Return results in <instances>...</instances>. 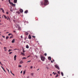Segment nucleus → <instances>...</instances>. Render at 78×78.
Segmentation results:
<instances>
[{"mask_svg":"<svg viewBox=\"0 0 78 78\" xmlns=\"http://www.w3.org/2000/svg\"><path fill=\"white\" fill-rule=\"evenodd\" d=\"M12 74L13 75V76H14V74H13V73H12Z\"/></svg>","mask_w":78,"mask_h":78,"instance_id":"nucleus-52","label":"nucleus"},{"mask_svg":"<svg viewBox=\"0 0 78 78\" xmlns=\"http://www.w3.org/2000/svg\"><path fill=\"white\" fill-rule=\"evenodd\" d=\"M21 55H22L23 56H25V54L23 52H21Z\"/></svg>","mask_w":78,"mask_h":78,"instance_id":"nucleus-15","label":"nucleus"},{"mask_svg":"<svg viewBox=\"0 0 78 78\" xmlns=\"http://www.w3.org/2000/svg\"><path fill=\"white\" fill-rule=\"evenodd\" d=\"M2 12H3V13H4V10H2Z\"/></svg>","mask_w":78,"mask_h":78,"instance_id":"nucleus-42","label":"nucleus"},{"mask_svg":"<svg viewBox=\"0 0 78 78\" xmlns=\"http://www.w3.org/2000/svg\"><path fill=\"white\" fill-rule=\"evenodd\" d=\"M29 39H31V35H29V37H28Z\"/></svg>","mask_w":78,"mask_h":78,"instance_id":"nucleus-10","label":"nucleus"},{"mask_svg":"<svg viewBox=\"0 0 78 78\" xmlns=\"http://www.w3.org/2000/svg\"><path fill=\"white\" fill-rule=\"evenodd\" d=\"M24 13H28V10H26L25 11V12H24Z\"/></svg>","mask_w":78,"mask_h":78,"instance_id":"nucleus-18","label":"nucleus"},{"mask_svg":"<svg viewBox=\"0 0 78 78\" xmlns=\"http://www.w3.org/2000/svg\"><path fill=\"white\" fill-rule=\"evenodd\" d=\"M22 67V66L21 65H19V67Z\"/></svg>","mask_w":78,"mask_h":78,"instance_id":"nucleus-35","label":"nucleus"},{"mask_svg":"<svg viewBox=\"0 0 78 78\" xmlns=\"http://www.w3.org/2000/svg\"><path fill=\"white\" fill-rule=\"evenodd\" d=\"M27 59V58H25V57H23L22 58V59Z\"/></svg>","mask_w":78,"mask_h":78,"instance_id":"nucleus-20","label":"nucleus"},{"mask_svg":"<svg viewBox=\"0 0 78 78\" xmlns=\"http://www.w3.org/2000/svg\"><path fill=\"white\" fill-rule=\"evenodd\" d=\"M7 33H9V32H7Z\"/></svg>","mask_w":78,"mask_h":78,"instance_id":"nucleus-63","label":"nucleus"},{"mask_svg":"<svg viewBox=\"0 0 78 78\" xmlns=\"http://www.w3.org/2000/svg\"><path fill=\"white\" fill-rule=\"evenodd\" d=\"M15 42V39H13L12 41V43H14V42Z\"/></svg>","mask_w":78,"mask_h":78,"instance_id":"nucleus-11","label":"nucleus"},{"mask_svg":"<svg viewBox=\"0 0 78 78\" xmlns=\"http://www.w3.org/2000/svg\"><path fill=\"white\" fill-rule=\"evenodd\" d=\"M11 51V49H9L8 51L9 52L10 51Z\"/></svg>","mask_w":78,"mask_h":78,"instance_id":"nucleus-32","label":"nucleus"},{"mask_svg":"<svg viewBox=\"0 0 78 78\" xmlns=\"http://www.w3.org/2000/svg\"><path fill=\"white\" fill-rule=\"evenodd\" d=\"M17 0H14V3H17Z\"/></svg>","mask_w":78,"mask_h":78,"instance_id":"nucleus-9","label":"nucleus"},{"mask_svg":"<svg viewBox=\"0 0 78 78\" xmlns=\"http://www.w3.org/2000/svg\"><path fill=\"white\" fill-rule=\"evenodd\" d=\"M58 74H57V75L55 76V77H56V78L57 77H58Z\"/></svg>","mask_w":78,"mask_h":78,"instance_id":"nucleus-25","label":"nucleus"},{"mask_svg":"<svg viewBox=\"0 0 78 78\" xmlns=\"http://www.w3.org/2000/svg\"><path fill=\"white\" fill-rule=\"evenodd\" d=\"M17 50V49H16V48L15 49H14L13 50Z\"/></svg>","mask_w":78,"mask_h":78,"instance_id":"nucleus-48","label":"nucleus"},{"mask_svg":"<svg viewBox=\"0 0 78 78\" xmlns=\"http://www.w3.org/2000/svg\"><path fill=\"white\" fill-rule=\"evenodd\" d=\"M33 75H34V73H31V75L32 76H33Z\"/></svg>","mask_w":78,"mask_h":78,"instance_id":"nucleus-24","label":"nucleus"},{"mask_svg":"<svg viewBox=\"0 0 78 78\" xmlns=\"http://www.w3.org/2000/svg\"><path fill=\"white\" fill-rule=\"evenodd\" d=\"M51 62L52 63H53V61H52V60L51 61Z\"/></svg>","mask_w":78,"mask_h":78,"instance_id":"nucleus-49","label":"nucleus"},{"mask_svg":"<svg viewBox=\"0 0 78 78\" xmlns=\"http://www.w3.org/2000/svg\"><path fill=\"white\" fill-rule=\"evenodd\" d=\"M8 71L9 73V70H8Z\"/></svg>","mask_w":78,"mask_h":78,"instance_id":"nucleus-55","label":"nucleus"},{"mask_svg":"<svg viewBox=\"0 0 78 78\" xmlns=\"http://www.w3.org/2000/svg\"><path fill=\"white\" fill-rule=\"evenodd\" d=\"M3 16H4V18H5V19H7V17H6V16L4 15Z\"/></svg>","mask_w":78,"mask_h":78,"instance_id":"nucleus-17","label":"nucleus"},{"mask_svg":"<svg viewBox=\"0 0 78 78\" xmlns=\"http://www.w3.org/2000/svg\"><path fill=\"white\" fill-rule=\"evenodd\" d=\"M29 62H31V60L27 62V63Z\"/></svg>","mask_w":78,"mask_h":78,"instance_id":"nucleus-36","label":"nucleus"},{"mask_svg":"<svg viewBox=\"0 0 78 78\" xmlns=\"http://www.w3.org/2000/svg\"><path fill=\"white\" fill-rule=\"evenodd\" d=\"M13 32H14V33H15V32H16V31H13Z\"/></svg>","mask_w":78,"mask_h":78,"instance_id":"nucleus-61","label":"nucleus"},{"mask_svg":"<svg viewBox=\"0 0 78 78\" xmlns=\"http://www.w3.org/2000/svg\"><path fill=\"white\" fill-rule=\"evenodd\" d=\"M21 38H22H22H23V36H22H22H21Z\"/></svg>","mask_w":78,"mask_h":78,"instance_id":"nucleus-46","label":"nucleus"},{"mask_svg":"<svg viewBox=\"0 0 78 78\" xmlns=\"http://www.w3.org/2000/svg\"><path fill=\"white\" fill-rule=\"evenodd\" d=\"M1 67H2V69H4V68H3V67H2V66H1Z\"/></svg>","mask_w":78,"mask_h":78,"instance_id":"nucleus-45","label":"nucleus"},{"mask_svg":"<svg viewBox=\"0 0 78 78\" xmlns=\"http://www.w3.org/2000/svg\"><path fill=\"white\" fill-rule=\"evenodd\" d=\"M41 59L43 61H44V59H45V57H43V56H41Z\"/></svg>","mask_w":78,"mask_h":78,"instance_id":"nucleus-2","label":"nucleus"},{"mask_svg":"<svg viewBox=\"0 0 78 78\" xmlns=\"http://www.w3.org/2000/svg\"><path fill=\"white\" fill-rule=\"evenodd\" d=\"M39 70V69H37V71Z\"/></svg>","mask_w":78,"mask_h":78,"instance_id":"nucleus-60","label":"nucleus"},{"mask_svg":"<svg viewBox=\"0 0 78 78\" xmlns=\"http://www.w3.org/2000/svg\"><path fill=\"white\" fill-rule=\"evenodd\" d=\"M6 14H9V13H8V12H6Z\"/></svg>","mask_w":78,"mask_h":78,"instance_id":"nucleus-38","label":"nucleus"},{"mask_svg":"<svg viewBox=\"0 0 78 78\" xmlns=\"http://www.w3.org/2000/svg\"><path fill=\"white\" fill-rule=\"evenodd\" d=\"M30 56V55H29L27 57V58H29Z\"/></svg>","mask_w":78,"mask_h":78,"instance_id":"nucleus-54","label":"nucleus"},{"mask_svg":"<svg viewBox=\"0 0 78 78\" xmlns=\"http://www.w3.org/2000/svg\"><path fill=\"white\" fill-rule=\"evenodd\" d=\"M20 64H23V61H21L20 62Z\"/></svg>","mask_w":78,"mask_h":78,"instance_id":"nucleus-12","label":"nucleus"},{"mask_svg":"<svg viewBox=\"0 0 78 78\" xmlns=\"http://www.w3.org/2000/svg\"><path fill=\"white\" fill-rule=\"evenodd\" d=\"M25 74V71H24L23 72V75Z\"/></svg>","mask_w":78,"mask_h":78,"instance_id":"nucleus-21","label":"nucleus"},{"mask_svg":"<svg viewBox=\"0 0 78 78\" xmlns=\"http://www.w3.org/2000/svg\"><path fill=\"white\" fill-rule=\"evenodd\" d=\"M0 64H1V65H2V66H3V64H2V63H1V62H0Z\"/></svg>","mask_w":78,"mask_h":78,"instance_id":"nucleus-44","label":"nucleus"},{"mask_svg":"<svg viewBox=\"0 0 78 78\" xmlns=\"http://www.w3.org/2000/svg\"><path fill=\"white\" fill-rule=\"evenodd\" d=\"M52 76V75L51 74L50 75V76Z\"/></svg>","mask_w":78,"mask_h":78,"instance_id":"nucleus-58","label":"nucleus"},{"mask_svg":"<svg viewBox=\"0 0 78 78\" xmlns=\"http://www.w3.org/2000/svg\"><path fill=\"white\" fill-rule=\"evenodd\" d=\"M44 56H47V53H45L44 54Z\"/></svg>","mask_w":78,"mask_h":78,"instance_id":"nucleus-27","label":"nucleus"},{"mask_svg":"<svg viewBox=\"0 0 78 78\" xmlns=\"http://www.w3.org/2000/svg\"><path fill=\"white\" fill-rule=\"evenodd\" d=\"M0 64H1V65H2V66H3V64H2V63H1V62H0Z\"/></svg>","mask_w":78,"mask_h":78,"instance_id":"nucleus-43","label":"nucleus"},{"mask_svg":"<svg viewBox=\"0 0 78 78\" xmlns=\"http://www.w3.org/2000/svg\"><path fill=\"white\" fill-rule=\"evenodd\" d=\"M46 68H47V69H48V67H46Z\"/></svg>","mask_w":78,"mask_h":78,"instance_id":"nucleus-62","label":"nucleus"},{"mask_svg":"<svg viewBox=\"0 0 78 78\" xmlns=\"http://www.w3.org/2000/svg\"><path fill=\"white\" fill-rule=\"evenodd\" d=\"M12 34H8V36H11V35H12Z\"/></svg>","mask_w":78,"mask_h":78,"instance_id":"nucleus-26","label":"nucleus"},{"mask_svg":"<svg viewBox=\"0 0 78 78\" xmlns=\"http://www.w3.org/2000/svg\"><path fill=\"white\" fill-rule=\"evenodd\" d=\"M55 74H56V73H54V75H55Z\"/></svg>","mask_w":78,"mask_h":78,"instance_id":"nucleus-57","label":"nucleus"},{"mask_svg":"<svg viewBox=\"0 0 78 78\" xmlns=\"http://www.w3.org/2000/svg\"><path fill=\"white\" fill-rule=\"evenodd\" d=\"M10 72H11V73H12V72H11V71H10Z\"/></svg>","mask_w":78,"mask_h":78,"instance_id":"nucleus-56","label":"nucleus"},{"mask_svg":"<svg viewBox=\"0 0 78 78\" xmlns=\"http://www.w3.org/2000/svg\"><path fill=\"white\" fill-rule=\"evenodd\" d=\"M6 50H7V49H5V51H6Z\"/></svg>","mask_w":78,"mask_h":78,"instance_id":"nucleus-51","label":"nucleus"},{"mask_svg":"<svg viewBox=\"0 0 78 78\" xmlns=\"http://www.w3.org/2000/svg\"><path fill=\"white\" fill-rule=\"evenodd\" d=\"M4 49H6V48H6V47H4Z\"/></svg>","mask_w":78,"mask_h":78,"instance_id":"nucleus-41","label":"nucleus"},{"mask_svg":"<svg viewBox=\"0 0 78 78\" xmlns=\"http://www.w3.org/2000/svg\"><path fill=\"white\" fill-rule=\"evenodd\" d=\"M61 75H62V76H64V74L62 72L61 73Z\"/></svg>","mask_w":78,"mask_h":78,"instance_id":"nucleus-19","label":"nucleus"},{"mask_svg":"<svg viewBox=\"0 0 78 78\" xmlns=\"http://www.w3.org/2000/svg\"><path fill=\"white\" fill-rule=\"evenodd\" d=\"M27 78H30V76H28L27 77Z\"/></svg>","mask_w":78,"mask_h":78,"instance_id":"nucleus-37","label":"nucleus"},{"mask_svg":"<svg viewBox=\"0 0 78 78\" xmlns=\"http://www.w3.org/2000/svg\"><path fill=\"white\" fill-rule=\"evenodd\" d=\"M22 73V71H21V72H20V73Z\"/></svg>","mask_w":78,"mask_h":78,"instance_id":"nucleus-53","label":"nucleus"},{"mask_svg":"<svg viewBox=\"0 0 78 78\" xmlns=\"http://www.w3.org/2000/svg\"><path fill=\"white\" fill-rule=\"evenodd\" d=\"M55 67L57 69H58V70H59V66H58V65H56L55 66Z\"/></svg>","mask_w":78,"mask_h":78,"instance_id":"nucleus-3","label":"nucleus"},{"mask_svg":"<svg viewBox=\"0 0 78 78\" xmlns=\"http://www.w3.org/2000/svg\"><path fill=\"white\" fill-rule=\"evenodd\" d=\"M41 5H43L44 4V1H41Z\"/></svg>","mask_w":78,"mask_h":78,"instance_id":"nucleus-4","label":"nucleus"},{"mask_svg":"<svg viewBox=\"0 0 78 78\" xmlns=\"http://www.w3.org/2000/svg\"><path fill=\"white\" fill-rule=\"evenodd\" d=\"M12 6H16V4H14L13 3L12 4Z\"/></svg>","mask_w":78,"mask_h":78,"instance_id":"nucleus-13","label":"nucleus"},{"mask_svg":"<svg viewBox=\"0 0 78 78\" xmlns=\"http://www.w3.org/2000/svg\"><path fill=\"white\" fill-rule=\"evenodd\" d=\"M28 32L26 33V35H28Z\"/></svg>","mask_w":78,"mask_h":78,"instance_id":"nucleus-30","label":"nucleus"},{"mask_svg":"<svg viewBox=\"0 0 78 78\" xmlns=\"http://www.w3.org/2000/svg\"><path fill=\"white\" fill-rule=\"evenodd\" d=\"M6 70H8V69H7V68H6Z\"/></svg>","mask_w":78,"mask_h":78,"instance_id":"nucleus-64","label":"nucleus"},{"mask_svg":"<svg viewBox=\"0 0 78 78\" xmlns=\"http://www.w3.org/2000/svg\"><path fill=\"white\" fill-rule=\"evenodd\" d=\"M9 3H10V5H12V4L13 3L12 2H11L10 1V0H9Z\"/></svg>","mask_w":78,"mask_h":78,"instance_id":"nucleus-5","label":"nucleus"},{"mask_svg":"<svg viewBox=\"0 0 78 78\" xmlns=\"http://www.w3.org/2000/svg\"><path fill=\"white\" fill-rule=\"evenodd\" d=\"M16 13L18 14H20V12H19V11H17L16 12Z\"/></svg>","mask_w":78,"mask_h":78,"instance_id":"nucleus-16","label":"nucleus"},{"mask_svg":"<svg viewBox=\"0 0 78 78\" xmlns=\"http://www.w3.org/2000/svg\"><path fill=\"white\" fill-rule=\"evenodd\" d=\"M8 38H9V37L8 36H7L6 37V39H8Z\"/></svg>","mask_w":78,"mask_h":78,"instance_id":"nucleus-23","label":"nucleus"},{"mask_svg":"<svg viewBox=\"0 0 78 78\" xmlns=\"http://www.w3.org/2000/svg\"><path fill=\"white\" fill-rule=\"evenodd\" d=\"M17 57V56H16V55H15L14 56V60H15V61H16V57Z\"/></svg>","mask_w":78,"mask_h":78,"instance_id":"nucleus-8","label":"nucleus"},{"mask_svg":"<svg viewBox=\"0 0 78 78\" xmlns=\"http://www.w3.org/2000/svg\"><path fill=\"white\" fill-rule=\"evenodd\" d=\"M48 59L50 61H51V57H48Z\"/></svg>","mask_w":78,"mask_h":78,"instance_id":"nucleus-6","label":"nucleus"},{"mask_svg":"<svg viewBox=\"0 0 78 78\" xmlns=\"http://www.w3.org/2000/svg\"><path fill=\"white\" fill-rule=\"evenodd\" d=\"M7 20H9L10 21V19H9V17H8V18H7Z\"/></svg>","mask_w":78,"mask_h":78,"instance_id":"nucleus-22","label":"nucleus"},{"mask_svg":"<svg viewBox=\"0 0 78 78\" xmlns=\"http://www.w3.org/2000/svg\"><path fill=\"white\" fill-rule=\"evenodd\" d=\"M12 53V52H10L9 53V55H11V53Z\"/></svg>","mask_w":78,"mask_h":78,"instance_id":"nucleus-33","label":"nucleus"},{"mask_svg":"<svg viewBox=\"0 0 78 78\" xmlns=\"http://www.w3.org/2000/svg\"><path fill=\"white\" fill-rule=\"evenodd\" d=\"M10 11H11V12H12V10L11 9H10Z\"/></svg>","mask_w":78,"mask_h":78,"instance_id":"nucleus-47","label":"nucleus"},{"mask_svg":"<svg viewBox=\"0 0 78 78\" xmlns=\"http://www.w3.org/2000/svg\"><path fill=\"white\" fill-rule=\"evenodd\" d=\"M12 36H13V35H12L11 37H10V39H11V38H12V37H13Z\"/></svg>","mask_w":78,"mask_h":78,"instance_id":"nucleus-29","label":"nucleus"},{"mask_svg":"<svg viewBox=\"0 0 78 78\" xmlns=\"http://www.w3.org/2000/svg\"><path fill=\"white\" fill-rule=\"evenodd\" d=\"M2 37H3L4 38H5V37L4 36H2Z\"/></svg>","mask_w":78,"mask_h":78,"instance_id":"nucleus-50","label":"nucleus"},{"mask_svg":"<svg viewBox=\"0 0 78 78\" xmlns=\"http://www.w3.org/2000/svg\"><path fill=\"white\" fill-rule=\"evenodd\" d=\"M1 9V10H2H2H3V8H1V9Z\"/></svg>","mask_w":78,"mask_h":78,"instance_id":"nucleus-40","label":"nucleus"},{"mask_svg":"<svg viewBox=\"0 0 78 78\" xmlns=\"http://www.w3.org/2000/svg\"><path fill=\"white\" fill-rule=\"evenodd\" d=\"M20 12H21L22 13L23 12V10L22 9H20Z\"/></svg>","mask_w":78,"mask_h":78,"instance_id":"nucleus-7","label":"nucleus"},{"mask_svg":"<svg viewBox=\"0 0 78 78\" xmlns=\"http://www.w3.org/2000/svg\"><path fill=\"white\" fill-rule=\"evenodd\" d=\"M30 68L31 69H32L33 68V66H30Z\"/></svg>","mask_w":78,"mask_h":78,"instance_id":"nucleus-39","label":"nucleus"},{"mask_svg":"<svg viewBox=\"0 0 78 78\" xmlns=\"http://www.w3.org/2000/svg\"><path fill=\"white\" fill-rule=\"evenodd\" d=\"M26 48H29V46L28 45H26Z\"/></svg>","mask_w":78,"mask_h":78,"instance_id":"nucleus-14","label":"nucleus"},{"mask_svg":"<svg viewBox=\"0 0 78 78\" xmlns=\"http://www.w3.org/2000/svg\"><path fill=\"white\" fill-rule=\"evenodd\" d=\"M49 3L48 2V0H44V6H46L47 5H48Z\"/></svg>","mask_w":78,"mask_h":78,"instance_id":"nucleus-1","label":"nucleus"},{"mask_svg":"<svg viewBox=\"0 0 78 78\" xmlns=\"http://www.w3.org/2000/svg\"><path fill=\"white\" fill-rule=\"evenodd\" d=\"M58 74H60V72H59V71H58Z\"/></svg>","mask_w":78,"mask_h":78,"instance_id":"nucleus-34","label":"nucleus"},{"mask_svg":"<svg viewBox=\"0 0 78 78\" xmlns=\"http://www.w3.org/2000/svg\"><path fill=\"white\" fill-rule=\"evenodd\" d=\"M32 37H33V38H35V37H36L34 36H33Z\"/></svg>","mask_w":78,"mask_h":78,"instance_id":"nucleus-28","label":"nucleus"},{"mask_svg":"<svg viewBox=\"0 0 78 78\" xmlns=\"http://www.w3.org/2000/svg\"><path fill=\"white\" fill-rule=\"evenodd\" d=\"M53 61L54 62H55V60H54V59H53Z\"/></svg>","mask_w":78,"mask_h":78,"instance_id":"nucleus-59","label":"nucleus"},{"mask_svg":"<svg viewBox=\"0 0 78 78\" xmlns=\"http://www.w3.org/2000/svg\"><path fill=\"white\" fill-rule=\"evenodd\" d=\"M3 70L6 73V71H5V69H4V68H3Z\"/></svg>","mask_w":78,"mask_h":78,"instance_id":"nucleus-31","label":"nucleus"}]
</instances>
